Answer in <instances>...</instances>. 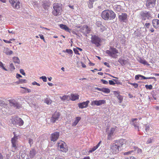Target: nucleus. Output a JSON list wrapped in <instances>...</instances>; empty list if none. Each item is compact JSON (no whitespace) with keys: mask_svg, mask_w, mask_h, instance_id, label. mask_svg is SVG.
I'll return each mask as SVG.
<instances>
[{"mask_svg":"<svg viewBox=\"0 0 159 159\" xmlns=\"http://www.w3.org/2000/svg\"><path fill=\"white\" fill-rule=\"evenodd\" d=\"M126 142V140L123 139L115 141L113 143L110 145L111 151L114 154L119 152L123 149V147H125Z\"/></svg>","mask_w":159,"mask_h":159,"instance_id":"f257e3e1","label":"nucleus"},{"mask_svg":"<svg viewBox=\"0 0 159 159\" xmlns=\"http://www.w3.org/2000/svg\"><path fill=\"white\" fill-rule=\"evenodd\" d=\"M101 16L104 20H108L114 19L116 16V15L113 11L106 10L102 12Z\"/></svg>","mask_w":159,"mask_h":159,"instance_id":"f03ea898","label":"nucleus"},{"mask_svg":"<svg viewBox=\"0 0 159 159\" xmlns=\"http://www.w3.org/2000/svg\"><path fill=\"white\" fill-rule=\"evenodd\" d=\"M106 53L109 56L113 58H117L118 56L117 54L119 53V52L116 48L112 47H110L109 50L106 51Z\"/></svg>","mask_w":159,"mask_h":159,"instance_id":"7ed1b4c3","label":"nucleus"},{"mask_svg":"<svg viewBox=\"0 0 159 159\" xmlns=\"http://www.w3.org/2000/svg\"><path fill=\"white\" fill-rule=\"evenodd\" d=\"M140 18L142 20H150L153 17L152 13L149 11H142L140 13Z\"/></svg>","mask_w":159,"mask_h":159,"instance_id":"20e7f679","label":"nucleus"},{"mask_svg":"<svg viewBox=\"0 0 159 159\" xmlns=\"http://www.w3.org/2000/svg\"><path fill=\"white\" fill-rule=\"evenodd\" d=\"M53 10L52 13L55 16L59 15L62 11V8L61 4L58 3H55L53 5Z\"/></svg>","mask_w":159,"mask_h":159,"instance_id":"39448f33","label":"nucleus"},{"mask_svg":"<svg viewBox=\"0 0 159 159\" xmlns=\"http://www.w3.org/2000/svg\"><path fill=\"white\" fill-rule=\"evenodd\" d=\"M91 42L93 44H95L97 47L100 46L101 39L98 36L94 35L92 36L91 38Z\"/></svg>","mask_w":159,"mask_h":159,"instance_id":"423d86ee","label":"nucleus"},{"mask_svg":"<svg viewBox=\"0 0 159 159\" xmlns=\"http://www.w3.org/2000/svg\"><path fill=\"white\" fill-rule=\"evenodd\" d=\"M118 129V127L116 126L111 128L108 132L107 138L108 140H111L112 139V137L114 136L115 133L117 131Z\"/></svg>","mask_w":159,"mask_h":159,"instance_id":"0eeeda50","label":"nucleus"},{"mask_svg":"<svg viewBox=\"0 0 159 159\" xmlns=\"http://www.w3.org/2000/svg\"><path fill=\"white\" fill-rule=\"evenodd\" d=\"M59 149L60 151L66 152L68 150L66 143L63 141H61L57 143Z\"/></svg>","mask_w":159,"mask_h":159,"instance_id":"6e6552de","label":"nucleus"},{"mask_svg":"<svg viewBox=\"0 0 159 159\" xmlns=\"http://www.w3.org/2000/svg\"><path fill=\"white\" fill-rule=\"evenodd\" d=\"M9 1L14 8L18 9L20 8L21 4L18 0H9Z\"/></svg>","mask_w":159,"mask_h":159,"instance_id":"1a4fd4ad","label":"nucleus"},{"mask_svg":"<svg viewBox=\"0 0 159 159\" xmlns=\"http://www.w3.org/2000/svg\"><path fill=\"white\" fill-rule=\"evenodd\" d=\"M12 122L13 124H18L20 126L23 125L24 124V122L21 118L16 116L13 117Z\"/></svg>","mask_w":159,"mask_h":159,"instance_id":"9d476101","label":"nucleus"},{"mask_svg":"<svg viewBox=\"0 0 159 159\" xmlns=\"http://www.w3.org/2000/svg\"><path fill=\"white\" fill-rule=\"evenodd\" d=\"M131 149H132V150L125 152L124 153V155H127L133 153H141L142 152V150L141 149L135 146H134L133 148H131Z\"/></svg>","mask_w":159,"mask_h":159,"instance_id":"9b49d317","label":"nucleus"},{"mask_svg":"<svg viewBox=\"0 0 159 159\" xmlns=\"http://www.w3.org/2000/svg\"><path fill=\"white\" fill-rule=\"evenodd\" d=\"M156 0H147L146 1V6L148 8H152L154 7Z\"/></svg>","mask_w":159,"mask_h":159,"instance_id":"f8f14e48","label":"nucleus"},{"mask_svg":"<svg viewBox=\"0 0 159 159\" xmlns=\"http://www.w3.org/2000/svg\"><path fill=\"white\" fill-rule=\"evenodd\" d=\"M14 137L11 139V143L12 146V149L16 150L17 148V136H16L15 134H14Z\"/></svg>","mask_w":159,"mask_h":159,"instance_id":"ddd939ff","label":"nucleus"},{"mask_svg":"<svg viewBox=\"0 0 159 159\" xmlns=\"http://www.w3.org/2000/svg\"><path fill=\"white\" fill-rule=\"evenodd\" d=\"M127 14L126 13H122L119 15L118 18L120 21L126 22L127 21Z\"/></svg>","mask_w":159,"mask_h":159,"instance_id":"4468645a","label":"nucleus"},{"mask_svg":"<svg viewBox=\"0 0 159 159\" xmlns=\"http://www.w3.org/2000/svg\"><path fill=\"white\" fill-rule=\"evenodd\" d=\"M106 103V101L104 100H94L91 103L92 106L96 105L99 106Z\"/></svg>","mask_w":159,"mask_h":159,"instance_id":"2eb2a0df","label":"nucleus"},{"mask_svg":"<svg viewBox=\"0 0 159 159\" xmlns=\"http://www.w3.org/2000/svg\"><path fill=\"white\" fill-rule=\"evenodd\" d=\"M60 116V114L59 113L55 112L51 119V121L52 123L56 122L59 118Z\"/></svg>","mask_w":159,"mask_h":159,"instance_id":"dca6fc26","label":"nucleus"},{"mask_svg":"<svg viewBox=\"0 0 159 159\" xmlns=\"http://www.w3.org/2000/svg\"><path fill=\"white\" fill-rule=\"evenodd\" d=\"M59 136V133L56 132L52 134L51 136V140L52 141L55 142L58 139Z\"/></svg>","mask_w":159,"mask_h":159,"instance_id":"f3484780","label":"nucleus"},{"mask_svg":"<svg viewBox=\"0 0 159 159\" xmlns=\"http://www.w3.org/2000/svg\"><path fill=\"white\" fill-rule=\"evenodd\" d=\"M36 154V151L35 149L32 148L30 150L29 153L27 154L28 158H33Z\"/></svg>","mask_w":159,"mask_h":159,"instance_id":"a211bd4d","label":"nucleus"},{"mask_svg":"<svg viewBox=\"0 0 159 159\" xmlns=\"http://www.w3.org/2000/svg\"><path fill=\"white\" fill-rule=\"evenodd\" d=\"M9 102L10 105L11 106H14L18 109L20 107V104L16 102L15 100H9Z\"/></svg>","mask_w":159,"mask_h":159,"instance_id":"6ab92c4d","label":"nucleus"},{"mask_svg":"<svg viewBox=\"0 0 159 159\" xmlns=\"http://www.w3.org/2000/svg\"><path fill=\"white\" fill-rule=\"evenodd\" d=\"M89 103V101H87L85 102H83L82 103H80L78 104V106L80 108L83 109L87 107L88 106Z\"/></svg>","mask_w":159,"mask_h":159,"instance_id":"aec40b11","label":"nucleus"},{"mask_svg":"<svg viewBox=\"0 0 159 159\" xmlns=\"http://www.w3.org/2000/svg\"><path fill=\"white\" fill-rule=\"evenodd\" d=\"M140 77L141 78V80L142 79H155V78L154 77H146L142 75H135V78L136 80H138L139 79Z\"/></svg>","mask_w":159,"mask_h":159,"instance_id":"412c9836","label":"nucleus"},{"mask_svg":"<svg viewBox=\"0 0 159 159\" xmlns=\"http://www.w3.org/2000/svg\"><path fill=\"white\" fill-rule=\"evenodd\" d=\"M152 23L153 27L155 28H159V20L154 19L152 20Z\"/></svg>","mask_w":159,"mask_h":159,"instance_id":"4be33fe9","label":"nucleus"},{"mask_svg":"<svg viewBox=\"0 0 159 159\" xmlns=\"http://www.w3.org/2000/svg\"><path fill=\"white\" fill-rule=\"evenodd\" d=\"M80 31L83 33L86 34L89 33L90 30H89L88 26L86 25H84L80 29Z\"/></svg>","mask_w":159,"mask_h":159,"instance_id":"5701e85b","label":"nucleus"},{"mask_svg":"<svg viewBox=\"0 0 159 159\" xmlns=\"http://www.w3.org/2000/svg\"><path fill=\"white\" fill-rule=\"evenodd\" d=\"M101 143V141H100L96 146H94L93 148H90L89 151V152L92 153L96 150L100 146Z\"/></svg>","mask_w":159,"mask_h":159,"instance_id":"b1692460","label":"nucleus"},{"mask_svg":"<svg viewBox=\"0 0 159 159\" xmlns=\"http://www.w3.org/2000/svg\"><path fill=\"white\" fill-rule=\"evenodd\" d=\"M138 61L141 63L143 64L144 65H147L148 66L150 65L143 58H142L141 57L139 58L138 59Z\"/></svg>","mask_w":159,"mask_h":159,"instance_id":"393cba45","label":"nucleus"},{"mask_svg":"<svg viewBox=\"0 0 159 159\" xmlns=\"http://www.w3.org/2000/svg\"><path fill=\"white\" fill-rule=\"evenodd\" d=\"M137 120V119H133L132 120V123H131L132 125H133L135 129H138L139 130V127L138 126V124L137 122H135L134 121L136 120Z\"/></svg>","mask_w":159,"mask_h":159,"instance_id":"a878e982","label":"nucleus"},{"mask_svg":"<svg viewBox=\"0 0 159 159\" xmlns=\"http://www.w3.org/2000/svg\"><path fill=\"white\" fill-rule=\"evenodd\" d=\"M60 27L61 29L65 30V31L70 32V30L66 25L61 24L60 25Z\"/></svg>","mask_w":159,"mask_h":159,"instance_id":"bb28decb","label":"nucleus"},{"mask_svg":"<svg viewBox=\"0 0 159 159\" xmlns=\"http://www.w3.org/2000/svg\"><path fill=\"white\" fill-rule=\"evenodd\" d=\"M81 118L80 117H77L75 118V121L72 123V126H76L80 120Z\"/></svg>","mask_w":159,"mask_h":159,"instance_id":"cd10ccee","label":"nucleus"},{"mask_svg":"<svg viewBox=\"0 0 159 159\" xmlns=\"http://www.w3.org/2000/svg\"><path fill=\"white\" fill-rule=\"evenodd\" d=\"M71 99L72 101H75L79 98V95L76 94H72L71 95Z\"/></svg>","mask_w":159,"mask_h":159,"instance_id":"c85d7f7f","label":"nucleus"},{"mask_svg":"<svg viewBox=\"0 0 159 159\" xmlns=\"http://www.w3.org/2000/svg\"><path fill=\"white\" fill-rule=\"evenodd\" d=\"M114 93L115 94H117L118 95L117 96V97L119 101V102L121 103L122 102L123 100V98L122 96H121V95H120L119 94L118 92H116V91L114 92Z\"/></svg>","mask_w":159,"mask_h":159,"instance_id":"c756f323","label":"nucleus"},{"mask_svg":"<svg viewBox=\"0 0 159 159\" xmlns=\"http://www.w3.org/2000/svg\"><path fill=\"white\" fill-rule=\"evenodd\" d=\"M118 62L122 66L126 64L128 62L126 60L122 59H119L118 60Z\"/></svg>","mask_w":159,"mask_h":159,"instance_id":"7c9ffc66","label":"nucleus"},{"mask_svg":"<svg viewBox=\"0 0 159 159\" xmlns=\"http://www.w3.org/2000/svg\"><path fill=\"white\" fill-rule=\"evenodd\" d=\"M4 52L7 55H10L12 54L13 52L11 50H10L8 48H6L4 50Z\"/></svg>","mask_w":159,"mask_h":159,"instance_id":"2f4dec72","label":"nucleus"},{"mask_svg":"<svg viewBox=\"0 0 159 159\" xmlns=\"http://www.w3.org/2000/svg\"><path fill=\"white\" fill-rule=\"evenodd\" d=\"M94 2V0H89L88 2V6L89 8H91L93 7V3Z\"/></svg>","mask_w":159,"mask_h":159,"instance_id":"473e14b6","label":"nucleus"},{"mask_svg":"<svg viewBox=\"0 0 159 159\" xmlns=\"http://www.w3.org/2000/svg\"><path fill=\"white\" fill-rule=\"evenodd\" d=\"M44 102L47 104L48 105L52 103L51 100L48 98H46L44 100Z\"/></svg>","mask_w":159,"mask_h":159,"instance_id":"72a5a7b5","label":"nucleus"},{"mask_svg":"<svg viewBox=\"0 0 159 159\" xmlns=\"http://www.w3.org/2000/svg\"><path fill=\"white\" fill-rule=\"evenodd\" d=\"M102 92L107 93H109L110 92V90L109 89L105 88H102Z\"/></svg>","mask_w":159,"mask_h":159,"instance_id":"f704fd0d","label":"nucleus"},{"mask_svg":"<svg viewBox=\"0 0 159 159\" xmlns=\"http://www.w3.org/2000/svg\"><path fill=\"white\" fill-rule=\"evenodd\" d=\"M13 61L15 63L19 64L20 62V60L17 57H14L13 58Z\"/></svg>","mask_w":159,"mask_h":159,"instance_id":"c9c22d12","label":"nucleus"},{"mask_svg":"<svg viewBox=\"0 0 159 159\" xmlns=\"http://www.w3.org/2000/svg\"><path fill=\"white\" fill-rule=\"evenodd\" d=\"M114 9L117 11H120L121 10V7L119 5H116L114 6Z\"/></svg>","mask_w":159,"mask_h":159,"instance_id":"e433bc0d","label":"nucleus"},{"mask_svg":"<svg viewBox=\"0 0 159 159\" xmlns=\"http://www.w3.org/2000/svg\"><path fill=\"white\" fill-rule=\"evenodd\" d=\"M63 52H67L70 55H72L73 53L72 51L70 49H66V50H63Z\"/></svg>","mask_w":159,"mask_h":159,"instance_id":"4c0bfd02","label":"nucleus"},{"mask_svg":"<svg viewBox=\"0 0 159 159\" xmlns=\"http://www.w3.org/2000/svg\"><path fill=\"white\" fill-rule=\"evenodd\" d=\"M129 84H130L131 85H132L134 86V88H138V84L135 83H129Z\"/></svg>","mask_w":159,"mask_h":159,"instance_id":"58836bf2","label":"nucleus"},{"mask_svg":"<svg viewBox=\"0 0 159 159\" xmlns=\"http://www.w3.org/2000/svg\"><path fill=\"white\" fill-rule=\"evenodd\" d=\"M145 87L147 89H151L152 88V86L151 84L149 85L146 84L145 85Z\"/></svg>","mask_w":159,"mask_h":159,"instance_id":"ea45409f","label":"nucleus"},{"mask_svg":"<svg viewBox=\"0 0 159 159\" xmlns=\"http://www.w3.org/2000/svg\"><path fill=\"white\" fill-rule=\"evenodd\" d=\"M40 79H42L44 82H46L47 81V77L45 76H42L40 77Z\"/></svg>","mask_w":159,"mask_h":159,"instance_id":"a19ab883","label":"nucleus"},{"mask_svg":"<svg viewBox=\"0 0 159 159\" xmlns=\"http://www.w3.org/2000/svg\"><path fill=\"white\" fill-rule=\"evenodd\" d=\"M0 67H1L3 70L6 71H7V70L4 66L3 64L0 61Z\"/></svg>","mask_w":159,"mask_h":159,"instance_id":"79ce46f5","label":"nucleus"},{"mask_svg":"<svg viewBox=\"0 0 159 159\" xmlns=\"http://www.w3.org/2000/svg\"><path fill=\"white\" fill-rule=\"evenodd\" d=\"M19 80V83H20V84L26 83V80H25L23 79H20Z\"/></svg>","mask_w":159,"mask_h":159,"instance_id":"37998d69","label":"nucleus"},{"mask_svg":"<svg viewBox=\"0 0 159 159\" xmlns=\"http://www.w3.org/2000/svg\"><path fill=\"white\" fill-rule=\"evenodd\" d=\"M68 97L67 96H64L62 97H60V98L62 100H64L67 99Z\"/></svg>","mask_w":159,"mask_h":159,"instance_id":"c03bdc74","label":"nucleus"},{"mask_svg":"<svg viewBox=\"0 0 159 159\" xmlns=\"http://www.w3.org/2000/svg\"><path fill=\"white\" fill-rule=\"evenodd\" d=\"M109 84L110 85H114L115 84V83L114 82V81L112 80H109Z\"/></svg>","mask_w":159,"mask_h":159,"instance_id":"a18cd8bd","label":"nucleus"},{"mask_svg":"<svg viewBox=\"0 0 159 159\" xmlns=\"http://www.w3.org/2000/svg\"><path fill=\"white\" fill-rule=\"evenodd\" d=\"M73 51H74V52L76 54H79V52L78 51L77 48H73Z\"/></svg>","mask_w":159,"mask_h":159,"instance_id":"49530a36","label":"nucleus"},{"mask_svg":"<svg viewBox=\"0 0 159 159\" xmlns=\"http://www.w3.org/2000/svg\"><path fill=\"white\" fill-rule=\"evenodd\" d=\"M101 81L102 82V83L104 84H108V82L107 81L104 80L103 79H102L101 80Z\"/></svg>","mask_w":159,"mask_h":159,"instance_id":"de8ad7c7","label":"nucleus"},{"mask_svg":"<svg viewBox=\"0 0 159 159\" xmlns=\"http://www.w3.org/2000/svg\"><path fill=\"white\" fill-rule=\"evenodd\" d=\"M5 105V103L4 101L0 100V106H3Z\"/></svg>","mask_w":159,"mask_h":159,"instance_id":"09e8293b","label":"nucleus"},{"mask_svg":"<svg viewBox=\"0 0 159 159\" xmlns=\"http://www.w3.org/2000/svg\"><path fill=\"white\" fill-rule=\"evenodd\" d=\"M10 66L11 69L12 70H14L15 69V68L13 63H11L10 64Z\"/></svg>","mask_w":159,"mask_h":159,"instance_id":"8fccbe9b","label":"nucleus"},{"mask_svg":"<svg viewBox=\"0 0 159 159\" xmlns=\"http://www.w3.org/2000/svg\"><path fill=\"white\" fill-rule=\"evenodd\" d=\"M39 36L40 37L41 39H43L44 42H46L45 41V40L44 39V37L43 35L40 34H39Z\"/></svg>","mask_w":159,"mask_h":159,"instance_id":"3c124183","label":"nucleus"},{"mask_svg":"<svg viewBox=\"0 0 159 159\" xmlns=\"http://www.w3.org/2000/svg\"><path fill=\"white\" fill-rule=\"evenodd\" d=\"M100 27V30L101 31L103 32L105 30V28L104 26L102 25Z\"/></svg>","mask_w":159,"mask_h":159,"instance_id":"603ef678","label":"nucleus"},{"mask_svg":"<svg viewBox=\"0 0 159 159\" xmlns=\"http://www.w3.org/2000/svg\"><path fill=\"white\" fill-rule=\"evenodd\" d=\"M125 159H136V158L134 157L133 156L129 157H125Z\"/></svg>","mask_w":159,"mask_h":159,"instance_id":"864d4df0","label":"nucleus"},{"mask_svg":"<svg viewBox=\"0 0 159 159\" xmlns=\"http://www.w3.org/2000/svg\"><path fill=\"white\" fill-rule=\"evenodd\" d=\"M20 72L21 74L23 75H25V74L24 72V70L22 69H20Z\"/></svg>","mask_w":159,"mask_h":159,"instance_id":"5fc2aeb1","label":"nucleus"},{"mask_svg":"<svg viewBox=\"0 0 159 159\" xmlns=\"http://www.w3.org/2000/svg\"><path fill=\"white\" fill-rule=\"evenodd\" d=\"M145 130L146 132H147L148 131L149 129V126L148 125H146L145 126Z\"/></svg>","mask_w":159,"mask_h":159,"instance_id":"6e6d98bb","label":"nucleus"},{"mask_svg":"<svg viewBox=\"0 0 159 159\" xmlns=\"http://www.w3.org/2000/svg\"><path fill=\"white\" fill-rule=\"evenodd\" d=\"M29 143L31 146L33 143V140L32 139H30L29 140Z\"/></svg>","mask_w":159,"mask_h":159,"instance_id":"4d7b16f0","label":"nucleus"},{"mask_svg":"<svg viewBox=\"0 0 159 159\" xmlns=\"http://www.w3.org/2000/svg\"><path fill=\"white\" fill-rule=\"evenodd\" d=\"M113 80L115 82L116 84H120V81L118 80L113 79Z\"/></svg>","mask_w":159,"mask_h":159,"instance_id":"13d9d810","label":"nucleus"},{"mask_svg":"<svg viewBox=\"0 0 159 159\" xmlns=\"http://www.w3.org/2000/svg\"><path fill=\"white\" fill-rule=\"evenodd\" d=\"M96 25L98 27H100L101 25V23L100 22H97L96 23Z\"/></svg>","mask_w":159,"mask_h":159,"instance_id":"bf43d9fd","label":"nucleus"},{"mask_svg":"<svg viewBox=\"0 0 159 159\" xmlns=\"http://www.w3.org/2000/svg\"><path fill=\"white\" fill-rule=\"evenodd\" d=\"M127 144L129 145H132L133 144V142L129 141H127Z\"/></svg>","mask_w":159,"mask_h":159,"instance_id":"052dcab7","label":"nucleus"},{"mask_svg":"<svg viewBox=\"0 0 159 159\" xmlns=\"http://www.w3.org/2000/svg\"><path fill=\"white\" fill-rule=\"evenodd\" d=\"M32 84L33 85H38V86H40V85L39 84V83H37V82H36L35 81H34V82H32Z\"/></svg>","mask_w":159,"mask_h":159,"instance_id":"680f3d73","label":"nucleus"},{"mask_svg":"<svg viewBox=\"0 0 159 159\" xmlns=\"http://www.w3.org/2000/svg\"><path fill=\"white\" fill-rule=\"evenodd\" d=\"M152 142V140L151 139H148V140L147 141L146 143L147 144H149L150 143H151Z\"/></svg>","mask_w":159,"mask_h":159,"instance_id":"e2e57ef3","label":"nucleus"},{"mask_svg":"<svg viewBox=\"0 0 159 159\" xmlns=\"http://www.w3.org/2000/svg\"><path fill=\"white\" fill-rule=\"evenodd\" d=\"M150 25L149 23H146L145 24V26L146 28H149Z\"/></svg>","mask_w":159,"mask_h":159,"instance_id":"0e129e2a","label":"nucleus"},{"mask_svg":"<svg viewBox=\"0 0 159 159\" xmlns=\"http://www.w3.org/2000/svg\"><path fill=\"white\" fill-rule=\"evenodd\" d=\"M31 92V90L26 88V90L25 91V93H30Z\"/></svg>","mask_w":159,"mask_h":159,"instance_id":"69168bd1","label":"nucleus"},{"mask_svg":"<svg viewBox=\"0 0 159 159\" xmlns=\"http://www.w3.org/2000/svg\"><path fill=\"white\" fill-rule=\"evenodd\" d=\"M104 64L105 65L107 66L108 67H110V65L107 62H104Z\"/></svg>","mask_w":159,"mask_h":159,"instance_id":"338daca9","label":"nucleus"},{"mask_svg":"<svg viewBox=\"0 0 159 159\" xmlns=\"http://www.w3.org/2000/svg\"><path fill=\"white\" fill-rule=\"evenodd\" d=\"M16 77L17 78H18L19 77H22V76L20 75L17 74H16Z\"/></svg>","mask_w":159,"mask_h":159,"instance_id":"774afa93","label":"nucleus"}]
</instances>
